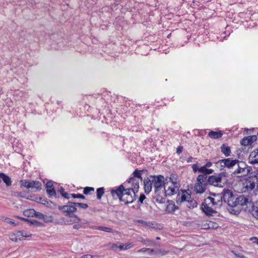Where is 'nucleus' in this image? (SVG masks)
Instances as JSON below:
<instances>
[{
	"label": "nucleus",
	"instance_id": "nucleus-1",
	"mask_svg": "<svg viewBox=\"0 0 258 258\" xmlns=\"http://www.w3.org/2000/svg\"><path fill=\"white\" fill-rule=\"evenodd\" d=\"M222 204V196L219 194H212L211 197H207L202 204V209L203 212L208 215H212L215 213V209L220 207Z\"/></svg>",
	"mask_w": 258,
	"mask_h": 258
},
{
	"label": "nucleus",
	"instance_id": "nucleus-2",
	"mask_svg": "<svg viewBox=\"0 0 258 258\" xmlns=\"http://www.w3.org/2000/svg\"><path fill=\"white\" fill-rule=\"evenodd\" d=\"M111 192L114 198H119L125 204L132 203L135 200L136 195L134 190L130 188L125 189L122 185L116 189H112Z\"/></svg>",
	"mask_w": 258,
	"mask_h": 258
},
{
	"label": "nucleus",
	"instance_id": "nucleus-3",
	"mask_svg": "<svg viewBox=\"0 0 258 258\" xmlns=\"http://www.w3.org/2000/svg\"><path fill=\"white\" fill-rule=\"evenodd\" d=\"M153 184L155 188L156 201L160 204L165 203V195L163 192L164 178L162 175L153 176Z\"/></svg>",
	"mask_w": 258,
	"mask_h": 258
},
{
	"label": "nucleus",
	"instance_id": "nucleus-4",
	"mask_svg": "<svg viewBox=\"0 0 258 258\" xmlns=\"http://www.w3.org/2000/svg\"><path fill=\"white\" fill-rule=\"evenodd\" d=\"M179 190V184L173 181L171 178H166L164 182L163 192L165 195V202L167 196H170L176 194Z\"/></svg>",
	"mask_w": 258,
	"mask_h": 258
},
{
	"label": "nucleus",
	"instance_id": "nucleus-5",
	"mask_svg": "<svg viewBox=\"0 0 258 258\" xmlns=\"http://www.w3.org/2000/svg\"><path fill=\"white\" fill-rule=\"evenodd\" d=\"M207 180L209 185L219 187H223L226 182L224 173L211 175L207 178Z\"/></svg>",
	"mask_w": 258,
	"mask_h": 258
},
{
	"label": "nucleus",
	"instance_id": "nucleus-6",
	"mask_svg": "<svg viewBox=\"0 0 258 258\" xmlns=\"http://www.w3.org/2000/svg\"><path fill=\"white\" fill-rule=\"evenodd\" d=\"M207 175L200 174L196 179V183L194 186V191L197 194L204 193L208 185Z\"/></svg>",
	"mask_w": 258,
	"mask_h": 258
},
{
	"label": "nucleus",
	"instance_id": "nucleus-7",
	"mask_svg": "<svg viewBox=\"0 0 258 258\" xmlns=\"http://www.w3.org/2000/svg\"><path fill=\"white\" fill-rule=\"evenodd\" d=\"M237 168L231 173L233 177H241L246 176L250 171L249 167L243 162L238 161L237 163Z\"/></svg>",
	"mask_w": 258,
	"mask_h": 258
},
{
	"label": "nucleus",
	"instance_id": "nucleus-8",
	"mask_svg": "<svg viewBox=\"0 0 258 258\" xmlns=\"http://www.w3.org/2000/svg\"><path fill=\"white\" fill-rule=\"evenodd\" d=\"M222 194V200L227 203L229 206L235 207V204H234V202L236 198L233 196L232 191L229 189H224Z\"/></svg>",
	"mask_w": 258,
	"mask_h": 258
},
{
	"label": "nucleus",
	"instance_id": "nucleus-9",
	"mask_svg": "<svg viewBox=\"0 0 258 258\" xmlns=\"http://www.w3.org/2000/svg\"><path fill=\"white\" fill-rule=\"evenodd\" d=\"M238 162L237 160H233L231 158H227L218 161L216 163L217 166H220V169L222 170L223 168L227 167L230 168L235 165Z\"/></svg>",
	"mask_w": 258,
	"mask_h": 258
},
{
	"label": "nucleus",
	"instance_id": "nucleus-10",
	"mask_svg": "<svg viewBox=\"0 0 258 258\" xmlns=\"http://www.w3.org/2000/svg\"><path fill=\"white\" fill-rule=\"evenodd\" d=\"M58 209L66 213V216H68L75 212L77 210V208L75 206L74 203H71L69 205L58 206Z\"/></svg>",
	"mask_w": 258,
	"mask_h": 258
},
{
	"label": "nucleus",
	"instance_id": "nucleus-11",
	"mask_svg": "<svg viewBox=\"0 0 258 258\" xmlns=\"http://www.w3.org/2000/svg\"><path fill=\"white\" fill-rule=\"evenodd\" d=\"M255 187V183L250 181H246L242 183L241 191L243 192L250 191Z\"/></svg>",
	"mask_w": 258,
	"mask_h": 258
},
{
	"label": "nucleus",
	"instance_id": "nucleus-12",
	"mask_svg": "<svg viewBox=\"0 0 258 258\" xmlns=\"http://www.w3.org/2000/svg\"><path fill=\"white\" fill-rule=\"evenodd\" d=\"M153 176H151L144 179V189L146 193L149 194L152 190V184H153Z\"/></svg>",
	"mask_w": 258,
	"mask_h": 258
},
{
	"label": "nucleus",
	"instance_id": "nucleus-13",
	"mask_svg": "<svg viewBox=\"0 0 258 258\" xmlns=\"http://www.w3.org/2000/svg\"><path fill=\"white\" fill-rule=\"evenodd\" d=\"M249 203V200L248 198L245 197L244 196L241 195L235 198L234 204H235V207L238 205L240 206H245Z\"/></svg>",
	"mask_w": 258,
	"mask_h": 258
},
{
	"label": "nucleus",
	"instance_id": "nucleus-14",
	"mask_svg": "<svg viewBox=\"0 0 258 258\" xmlns=\"http://www.w3.org/2000/svg\"><path fill=\"white\" fill-rule=\"evenodd\" d=\"M140 181L137 180V178L135 177H131L128 180V183L132 184V187H130L132 190H134L135 193L137 192L138 191V189L139 188V183Z\"/></svg>",
	"mask_w": 258,
	"mask_h": 258
},
{
	"label": "nucleus",
	"instance_id": "nucleus-15",
	"mask_svg": "<svg viewBox=\"0 0 258 258\" xmlns=\"http://www.w3.org/2000/svg\"><path fill=\"white\" fill-rule=\"evenodd\" d=\"M46 188L49 197H52L56 196V192L53 187V184L51 181H48L46 183Z\"/></svg>",
	"mask_w": 258,
	"mask_h": 258
},
{
	"label": "nucleus",
	"instance_id": "nucleus-16",
	"mask_svg": "<svg viewBox=\"0 0 258 258\" xmlns=\"http://www.w3.org/2000/svg\"><path fill=\"white\" fill-rule=\"evenodd\" d=\"M190 196L189 195H187V193H184L182 192L181 195L179 194L177 197V203H184L185 205L187 204V202L189 201V200H187V198L190 199Z\"/></svg>",
	"mask_w": 258,
	"mask_h": 258
},
{
	"label": "nucleus",
	"instance_id": "nucleus-17",
	"mask_svg": "<svg viewBox=\"0 0 258 258\" xmlns=\"http://www.w3.org/2000/svg\"><path fill=\"white\" fill-rule=\"evenodd\" d=\"M68 218L66 220V222L67 224H70L72 223H78L80 221L79 217L74 214H72L70 216H68Z\"/></svg>",
	"mask_w": 258,
	"mask_h": 258
},
{
	"label": "nucleus",
	"instance_id": "nucleus-18",
	"mask_svg": "<svg viewBox=\"0 0 258 258\" xmlns=\"http://www.w3.org/2000/svg\"><path fill=\"white\" fill-rule=\"evenodd\" d=\"M30 188L35 191H37L41 188V183L38 181H30Z\"/></svg>",
	"mask_w": 258,
	"mask_h": 258
},
{
	"label": "nucleus",
	"instance_id": "nucleus-19",
	"mask_svg": "<svg viewBox=\"0 0 258 258\" xmlns=\"http://www.w3.org/2000/svg\"><path fill=\"white\" fill-rule=\"evenodd\" d=\"M249 162L252 164H255L258 163V154H256V152H252L249 158Z\"/></svg>",
	"mask_w": 258,
	"mask_h": 258
},
{
	"label": "nucleus",
	"instance_id": "nucleus-20",
	"mask_svg": "<svg viewBox=\"0 0 258 258\" xmlns=\"http://www.w3.org/2000/svg\"><path fill=\"white\" fill-rule=\"evenodd\" d=\"M138 241L143 243L144 245L147 246H153L155 244L153 240H151L148 239H144L143 237H140L137 238Z\"/></svg>",
	"mask_w": 258,
	"mask_h": 258
},
{
	"label": "nucleus",
	"instance_id": "nucleus-21",
	"mask_svg": "<svg viewBox=\"0 0 258 258\" xmlns=\"http://www.w3.org/2000/svg\"><path fill=\"white\" fill-rule=\"evenodd\" d=\"M134 246V244L132 242H127L126 243H121L119 244V250H126L132 248Z\"/></svg>",
	"mask_w": 258,
	"mask_h": 258
},
{
	"label": "nucleus",
	"instance_id": "nucleus-22",
	"mask_svg": "<svg viewBox=\"0 0 258 258\" xmlns=\"http://www.w3.org/2000/svg\"><path fill=\"white\" fill-rule=\"evenodd\" d=\"M199 172L202 173V174L207 175V174L212 173L214 172V170L212 169H208L207 167L204 165L200 167Z\"/></svg>",
	"mask_w": 258,
	"mask_h": 258
},
{
	"label": "nucleus",
	"instance_id": "nucleus-23",
	"mask_svg": "<svg viewBox=\"0 0 258 258\" xmlns=\"http://www.w3.org/2000/svg\"><path fill=\"white\" fill-rule=\"evenodd\" d=\"M0 177L2 178V179L7 186H10L12 184L11 178L8 175L3 173H1Z\"/></svg>",
	"mask_w": 258,
	"mask_h": 258
},
{
	"label": "nucleus",
	"instance_id": "nucleus-24",
	"mask_svg": "<svg viewBox=\"0 0 258 258\" xmlns=\"http://www.w3.org/2000/svg\"><path fill=\"white\" fill-rule=\"evenodd\" d=\"M222 135L223 134L221 132H217L215 131H211L209 133L208 136L212 139H216L221 138Z\"/></svg>",
	"mask_w": 258,
	"mask_h": 258
},
{
	"label": "nucleus",
	"instance_id": "nucleus-25",
	"mask_svg": "<svg viewBox=\"0 0 258 258\" xmlns=\"http://www.w3.org/2000/svg\"><path fill=\"white\" fill-rule=\"evenodd\" d=\"M221 152L225 155V156H229L231 153L230 148L228 146L223 145L221 147Z\"/></svg>",
	"mask_w": 258,
	"mask_h": 258
},
{
	"label": "nucleus",
	"instance_id": "nucleus-26",
	"mask_svg": "<svg viewBox=\"0 0 258 258\" xmlns=\"http://www.w3.org/2000/svg\"><path fill=\"white\" fill-rule=\"evenodd\" d=\"M251 214L254 217L258 219V202H256L252 206Z\"/></svg>",
	"mask_w": 258,
	"mask_h": 258
},
{
	"label": "nucleus",
	"instance_id": "nucleus-27",
	"mask_svg": "<svg viewBox=\"0 0 258 258\" xmlns=\"http://www.w3.org/2000/svg\"><path fill=\"white\" fill-rule=\"evenodd\" d=\"M206 224H207L208 226L206 227V225L205 224V229H216L218 227V225L216 223L212 221H206Z\"/></svg>",
	"mask_w": 258,
	"mask_h": 258
},
{
	"label": "nucleus",
	"instance_id": "nucleus-28",
	"mask_svg": "<svg viewBox=\"0 0 258 258\" xmlns=\"http://www.w3.org/2000/svg\"><path fill=\"white\" fill-rule=\"evenodd\" d=\"M142 171L139 170L138 169H136L133 173L134 177L137 179V180H140L141 182L142 181V177L141 176V172Z\"/></svg>",
	"mask_w": 258,
	"mask_h": 258
},
{
	"label": "nucleus",
	"instance_id": "nucleus-29",
	"mask_svg": "<svg viewBox=\"0 0 258 258\" xmlns=\"http://www.w3.org/2000/svg\"><path fill=\"white\" fill-rule=\"evenodd\" d=\"M240 143L242 146H248L252 144L249 137H246L242 139L240 141Z\"/></svg>",
	"mask_w": 258,
	"mask_h": 258
},
{
	"label": "nucleus",
	"instance_id": "nucleus-30",
	"mask_svg": "<svg viewBox=\"0 0 258 258\" xmlns=\"http://www.w3.org/2000/svg\"><path fill=\"white\" fill-rule=\"evenodd\" d=\"M34 213H35V210L32 209L25 210L24 211V215L25 216H27V217H30V216L33 217Z\"/></svg>",
	"mask_w": 258,
	"mask_h": 258
},
{
	"label": "nucleus",
	"instance_id": "nucleus-31",
	"mask_svg": "<svg viewBox=\"0 0 258 258\" xmlns=\"http://www.w3.org/2000/svg\"><path fill=\"white\" fill-rule=\"evenodd\" d=\"M104 193V188L103 187H100L97 189V198L100 200L102 195Z\"/></svg>",
	"mask_w": 258,
	"mask_h": 258
},
{
	"label": "nucleus",
	"instance_id": "nucleus-32",
	"mask_svg": "<svg viewBox=\"0 0 258 258\" xmlns=\"http://www.w3.org/2000/svg\"><path fill=\"white\" fill-rule=\"evenodd\" d=\"M185 206L189 208H194L197 207V203L196 201L191 200L190 201H189L187 202Z\"/></svg>",
	"mask_w": 258,
	"mask_h": 258
},
{
	"label": "nucleus",
	"instance_id": "nucleus-33",
	"mask_svg": "<svg viewBox=\"0 0 258 258\" xmlns=\"http://www.w3.org/2000/svg\"><path fill=\"white\" fill-rule=\"evenodd\" d=\"M168 253L167 251H165L164 250H162L161 249H155L154 254L159 255L162 256L165 255Z\"/></svg>",
	"mask_w": 258,
	"mask_h": 258
},
{
	"label": "nucleus",
	"instance_id": "nucleus-34",
	"mask_svg": "<svg viewBox=\"0 0 258 258\" xmlns=\"http://www.w3.org/2000/svg\"><path fill=\"white\" fill-rule=\"evenodd\" d=\"M30 181L26 180H22L20 181L21 185L27 188H30Z\"/></svg>",
	"mask_w": 258,
	"mask_h": 258
},
{
	"label": "nucleus",
	"instance_id": "nucleus-35",
	"mask_svg": "<svg viewBox=\"0 0 258 258\" xmlns=\"http://www.w3.org/2000/svg\"><path fill=\"white\" fill-rule=\"evenodd\" d=\"M97 229L102 230L103 231H105L109 233H111L113 232V230L109 227H103V226H99L97 228Z\"/></svg>",
	"mask_w": 258,
	"mask_h": 258
},
{
	"label": "nucleus",
	"instance_id": "nucleus-36",
	"mask_svg": "<svg viewBox=\"0 0 258 258\" xmlns=\"http://www.w3.org/2000/svg\"><path fill=\"white\" fill-rule=\"evenodd\" d=\"M119 244H120V242H119L110 244V248L114 250H119Z\"/></svg>",
	"mask_w": 258,
	"mask_h": 258
},
{
	"label": "nucleus",
	"instance_id": "nucleus-37",
	"mask_svg": "<svg viewBox=\"0 0 258 258\" xmlns=\"http://www.w3.org/2000/svg\"><path fill=\"white\" fill-rule=\"evenodd\" d=\"M58 191L61 194V196L64 197V198H66L67 199H69L70 197L68 196V194L64 192V189L62 188V187H60L58 189Z\"/></svg>",
	"mask_w": 258,
	"mask_h": 258
},
{
	"label": "nucleus",
	"instance_id": "nucleus-38",
	"mask_svg": "<svg viewBox=\"0 0 258 258\" xmlns=\"http://www.w3.org/2000/svg\"><path fill=\"white\" fill-rule=\"evenodd\" d=\"M74 204H75V206H76V207L78 206L83 209H86L88 207V205L86 204L80 203H74Z\"/></svg>",
	"mask_w": 258,
	"mask_h": 258
},
{
	"label": "nucleus",
	"instance_id": "nucleus-39",
	"mask_svg": "<svg viewBox=\"0 0 258 258\" xmlns=\"http://www.w3.org/2000/svg\"><path fill=\"white\" fill-rule=\"evenodd\" d=\"M34 216L40 219H43L44 218V215L38 212L35 211V213L34 214Z\"/></svg>",
	"mask_w": 258,
	"mask_h": 258
},
{
	"label": "nucleus",
	"instance_id": "nucleus-40",
	"mask_svg": "<svg viewBox=\"0 0 258 258\" xmlns=\"http://www.w3.org/2000/svg\"><path fill=\"white\" fill-rule=\"evenodd\" d=\"M94 189L93 187H86L84 189V194L85 195L88 194L90 191H94Z\"/></svg>",
	"mask_w": 258,
	"mask_h": 258
},
{
	"label": "nucleus",
	"instance_id": "nucleus-41",
	"mask_svg": "<svg viewBox=\"0 0 258 258\" xmlns=\"http://www.w3.org/2000/svg\"><path fill=\"white\" fill-rule=\"evenodd\" d=\"M9 237L12 241L14 242H17L19 240L15 233L10 234Z\"/></svg>",
	"mask_w": 258,
	"mask_h": 258
},
{
	"label": "nucleus",
	"instance_id": "nucleus-42",
	"mask_svg": "<svg viewBox=\"0 0 258 258\" xmlns=\"http://www.w3.org/2000/svg\"><path fill=\"white\" fill-rule=\"evenodd\" d=\"M15 233L16 235V237H17V238L19 240H21V239L23 238V236H24L23 235V231H17Z\"/></svg>",
	"mask_w": 258,
	"mask_h": 258
},
{
	"label": "nucleus",
	"instance_id": "nucleus-43",
	"mask_svg": "<svg viewBox=\"0 0 258 258\" xmlns=\"http://www.w3.org/2000/svg\"><path fill=\"white\" fill-rule=\"evenodd\" d=\"M200 167L199 166L198 163L194 164L192 165V168L193 171L196 173L197 171H199Z\"/></svg>",
	"mask_w": 258,
	"mask_h": 258
},
{
	"label": "nucleus",
	"instance_id": "nucleus-44",
	"mask_svg": "<svg viewBox=\"0 0 258 258\" xmlns=\"http://www.w3.org/2000/svg\"><path fill=\"white\" fill-rule=\"evenodd\" d=\"M71 196L74 198H80V199H85V197L81 194H71Z\"/></svg>",
	"mask_w": 258,
	"mask_h": 258
},
{
	"label": "nucleus",
	"instance_id": "nucleus-45",
	"mask_svg": "<svg viewBox=\"0 0 258 258\" xmlns=\"http://www.w3.org/2000/svg\"><path fill=\"white\" fill-rule=\"evenodd\" d=\"M248 137L252 144L255 141H256L257 138V136L255 135L250 136Z\"/></svg>",
	"mask_w": 258,
	"mask_h": 258
},
{
	"label": "nucleus",
	"instance_id": "nucleus-46",
	"mask_svg": "<svg viewBox=\"0 0 258 258\" xmlns=\"http://www.w3.org/2000/svg\"><path fill=\"white\" fill-rule=\"evenodd\" d=\"M5 220H6V222L9 223L12 225H16V224L15 223V222L13 220H12L9 218H6Z\"/></svg>",
	"mask_w": 258,
	"mask_h": 258
},
{
	"label": "nucleus",
	"instance_id": "nucleus-47",
	"mask_svg": "<svg viewBox=\"0 0 258 258\" xmlns=\"http://www.w3.org/2000/svg\"><path fill=\"white\" fill-rule=\"evenodd\" d=\"M23 237H30L31 236L32 234L29 232H27L26 231H23Z\"/></svg>",
	"mask_w": 258,
	"mask_h": 258
},
{
	"label": "nucleus",
	"instance_id": "nucleus-48",
	"mask_svg": "<svg viewBox=\"0 0 258 258\" xmlns=\"http://www.w3.org/2000/svg\"><path fill=\"white\" fill-rule=\"evenodd\" d=\"M146 252H147L150 255L152 254V253L154 254L155 249L152 248H146Z\"/></svg>",
	"mask_w": 258,
	"mask_h": 258
},
{
	"label": "nucleus",
	"instance_id": "nucleus-49",
	"mask_svg": "<svg viewBox=\"0 0 258 258\" xmlns=\"http://www.w3.org/2000/svg\"><path fill=\"white\" fill-rule=\"evenodd\" d=\"M146 199V197L144 195L142 194L140 196L139 198V202L141 203L143 202V201Z\"/></svg>",
	"mask_w": 258,
	"mask_h": 258
},
{
	"label": "nucleus",
	"instance_id": "nucleus-50",
	"mask_svg": "<svg viewBox=\"0 0 258 258\" xmlns=\"http://www.w3.org/2000/svg\"><path fill=\"white\" fill-rule=\"evenodd\" d=\"M182 147H178L177 148L176 152H177V153L179 154L180 153H181L182 152Z\"/></svg>",
	"mask_w": 258,
	"mask_h": 258
},
{
	"label": "nucleus",
	"instance_id": "nucleus-51",
	"mask_svg": "<svg viewBox=\"0 0 258 258\" xmlns=\"http://www.w3.org/2000/svg\"><path fill=\"white\" fill-rule=\"evenodd\" d=\"M80 258H93V257L90 254H86V255L82 256Z\"/></svg>",
	"mask_w": 258,
	"mask_h": 258
},
{
	"label": "nucleus",
	"instance_id": "nucleus-52",
	"mask_svg": "<svg viewBox=\"0 0 258 258\" xmlns=\"http://www.w3.org/2000/svg\"><path fill=\"white\" fill-rule=\"evenodd\" d=\"M145 252H146V248H142L141 249H140L138 251V253Z\"/></svg>",
	"mask_w": 258,
	"mask_h": 258
},
{
	"label": "nucleus",
	"instance_id": "nucleus-53",
	"mask_svg": "<svg viewBox=\"0 0 258 258\" xmlns=\"http://www.w3.org/2000/svg\"><path fill=\"white\" fill-rule=\"evenodd\" d=\"M212 162L209 161L205 165L208 168V167H211L212 166Z\"/></svg>",
	"mask_w": 258,
	"mask_h": 258
},
{
	"label": "nucleus",
	"instance_id": "nucleus-54",
	"mask_svg": "<svg viewBox=\"0 0 258 258\" xmlns=\"http://www.w3.org/2000/svg\"><path fill=\"white\" fill-rule=\"evenodd\" d=\"M31 224H35L36 225L38 226L40 223H38L36 221H33L31 222Z\"/></svg>",
	"mask_w": 258,
	"mask_h": 258
},
{
	"label": "nucleus",
	"instance_id": "nucleus-55",
	"mask_svg": "<svg viewBox=\"0 0 258 258\" xmlns=\"http://www.w3.org/2000/svg\"><path fill=\"white\" fill-rule=\"evenodd\" d=\"M80 226L79 225H74L73 226L74 229H78L80 228Z\"/></svg>",
	"mask_w": 258,
	"mask_h": 258
},
{
	"label": "nucleus",
	"instance_id": "nucleus-56",
	"mask_svg": "<svg viewBox=\"0 0 258 258\" xmlns=\"http://www.w3.org/2000/svg\"><path fill=\"white\" fill-rule=\"evenodd\" d=\"M252 239L254 240V241L253 242L255 243H256L258 245V239L257 238L254 237Z\"/></svg>",
	"mask_w": 258,
	"mask_h": 258
},
{
	"label": "nucleus",
	"instance_id": "nucleus-57",
	"mask_svg": "<svg viewBox=\"0 0 258 258\" xmlns=\"http://www.w3.org/2000/svg\"><path fill=\"white\" fill-rule=\"evenodd\" d=\"M255 177L256 179V182H257V186H258V175H255Z\"/></svg>",
	"mask_w": 258,
	"mask_h": 258
},
{
	"label": "nucleus",
	"instance_id": "nucleus-58",
	"mask_svg": "<svg viewBox=\"0 0 258 258\" xmlns=\"http://www.w3.org/2000/svg\"><path fill=\"white\" fill-rule=\"evenodd\" d=\"M6 218V217H2L1 218V220L6 222V220H5V218Z\"/></svg>",
	"mask_w": 258,
	"mask_h": 258
},
{
	"label": "nucleus",
	"instance_id": "nucleus-59",
	"mask_svg": "<svg viewBox=\"0 0 258 258\" xmlns=\"http://www.w3.org/2000/svg\"><path fill=\"white\" fill-rule=\"evenodd\" d=\"M17 218H20V219L23 220H25V221L27 220V219L24 218H21V217H17Z\"/></svg>",
	"mask_w": 258,
	"mask_h": 258
},
{
	"label": "nucleus",
	"instance_id": "nucleus-60",
	"mask_svg": "<svg viewBox=\"0 0 258 258\" xmlns=\"http://www.w3.org/2000/svg\"><path fill=\"white\" fill-rule=\"evenodd\" d=\"M235 254L236 255H237V256H238V257H241V258H243V257H244V256H241V255H239V254H237L236 253H235Z\"/></svg>",
	"mask_w": 258,
	"mask_h": 258
},
{
	"label": "nucleus",
	"instance_id": "nucleus-61",
	"mask_svg": "<svg viewBox=\"0 0 258 258\" xmlns=\"http://www.w3.org/2000/svg\"><path fill=\"white\" fill-rule=\"evenodd\" d=\"M205 224L206 225V226L207 227L208 226V225L207 224H206V221L204 223V224H203V227H204V228L205 229Z\"/></svg>",
	"mask_w": 258,
	"mask_h": 258
},
{
	"label": "nucleus",
	"instance_id": "nucleus-62",
	"mask_svg": "<svg viewBox=\"0 0 258 258\" xmlns=\"http://www.w3.org/2000/svg\"><path fill=\"white\" fill-rule=\"evenodd\" d=\"M156 239H157V240H160V237H156Z\"/></svg>",
	"mask_w": 258,
	"mask_h": 258
},
{
	"label": "nucleus",
	"instance_id": "nucleus-63",
	"mask_svg": "<svg viewBox=\"0 0 258 258\" xmlns=\"http://www.w3.org/2000/svg\"><path fill=\"white\" fill-rule=\"evenodd\" d=\"M256 154H258V150H257V151L256 152Z\"/></svg>",
	"mask_w": 258,
	"mask_h": 258
}]
</instances>
